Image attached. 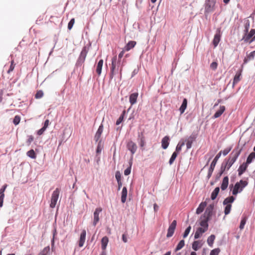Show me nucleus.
<instances>
[{"instance_id": "f257e3e1", "label": "nucleus", "mask_w": 255, "mask_h": 255, "mask_svg": "<svg viewBox=\"0 0 255 255\" xmlns=\"http://www.w3.org/2000/svg\"><path fill=\"white\" fill-rule=\"evenodd\" d=\"M123 63L124 61L122 62L121 60H117V56L113 57L112 60V71H120V80L122 79V69L124 66Z\"/></svg>"}, {"instance_id": "f03ea898", "label": "nucleus", "mask_w": 255, "mask_h": 255, "mask_svg": "<svg viewBox=\"0 0 255 255\" xmlns=\"http://www.w3.org/2000/svg\"><path fill=\"white\" fill-rule=\"evenodd\" d=\"M248 184V182L245 180H241L239 182H237L233 187L232 194L237 195L238 193H241Z\"/></svg>"}, {"instance_id": "7ed1b4c3", "label": "nucleus", "mask_w": 255, "mask_h": 255, "mask_svg": "<svg viewBox=\"0 0 255 255\" xmlns=\"http://www.w3.org/2000/svg\"><path fill=\"white\" fill-rule=\"evenodd\" d=\"M216 2L217 0H205L204 4L205 15H207L215 10Z\"/></svg>"}, {"instance_id": "20e7f679", "label": "nucleus", "mask_w": 255, "mask_h": 255, "mask_svg": "<svg viewBox=\"0 0 255 255\" xmlns=\"http://www.w3.org/2000/svg\"><path fill=\"white\" fill-rule=\"evenodd\" d=\"M236 198L233 196H229L225 198L223 202L224 205H226L224 210V213L226 215H228L231 210L232 203L234 202Z\"/></svg>"}, {"instance_id": "39448f33", "label": "nucleus", "mask_w": 255, "mask_h": 255, "mask_svg": "<svg viewBox=\"0 0 255 255\" xmlns=\"http://www.w3.org/2000/svg\"><path fill=\"white\" fill-rule=\"evenodd\" d=\"M88 52V48L86 46L83 47L80 53V54L77 60L75 65L76 68L81 67L82 65V64L84 63Z\"/></svg>"}, {"instance_id": "423d86ee", "label": "nucleus", "mask_w": 255, "mask_h": 255, "mask_svg": "<svg viewBox=\"0 0 255 255\" xmlns=\"http://www.w3.org/2000/svg\"><path fill=\"white\" fill-rule=\"evenodd\" d=\"M222 154V150L220 151L215 157L213 160L211 162L210 167L208 169V174L207 175V179L208 180L210 178L214 170L215 167L217 164V162Z\"/></svg>"}, {"instance_id": "0eeeda50", "label": "nucleus", "mask_w": 255, "mask_h": 255, "mask_svg": "<svg viewBox=\"0 0 255 255\" xmlns=\"http://www.w3.org/2000/svg\"><path fill=\"white\" fill-rule=\"evenodd\" d=\"M243 148H239V146H237L233 149L229 157L227 158L233 164H234L238 159V157L240 155Z\"/></svg>"}, {"instance_id": "6e6552de", "label": "nucleus", "mask_w": 255, "mask_h": 255, "mask_svg": "<svg viewBox=\"0 0 255 255\" xmlns=\"http://www.w3.org/2000/svg\"><path fill=\"white\" fill-rule=\"evenodd\" d=\"M242 40L250 43L253 42L255 40V29H252L249 33H245Z\"/></svg>"}, {"instance_id": "1a4fd4ad", "label": "nucleus", "mask_w": 255, "mask_h": 255, "mask_svg": "<svg viewBox=\"0 0 255 255\" xmlns=\"http://www.w3.org/2000/svg\"><path fill=\"white\" fill-rule=\"evenodd\" d=\"M59 193L60 190L59 188H56L53 191L51 199V203L50 204V208H54L55 207L56 204L59 198Z\"/></svg>"}, {"instance_id": "9d476101", "label": "nucleus", "mask_w": 255, "mask_h": 255, "mask_svg": "<svg viewBox=\"0 0 255 255\" xmlns=\"http://www.w3.org/2000/svg\"><path fill=\"white\" fill-rule=\"evenodd\" d=\"M200 219L201 220L199 223V225L203 227L202 228L208 230L209 227L208 222L210 220L211 218L208 217H202V215H201Z\"/></svg>"}, {"instance_id": "9b49d317", "label": "nucleus", "mask_w": 255, "mask_h": 255, "mask_svg": "<svg viewBox=\"0 0 255 255\" xmlns=\"http://www.w3.org/2000/svg\"><path fill=\"white\" fill-rule=\"evenodd\" d=\"M221 29L218 28L216 33L214 35V39L213 40V44L215 47H217L221 40Z\"/></svg>"}, {"instance_id": "f8f14e48", "label": "nucleus", "mask_w": 255, "mask_h": 255, "mask_svg": "<svg viewBox=\"0 0 255 255\" xmlns=\"http://www.w3.org/2000/svg\"><path fill=\"white\" fill-rule=\"evenodd\" d=\"M127 146L128 150L130 151L132 155H133L136 152L137 148L136 143L130 140L128 142Z\"/></svg>"}, {"instance_id": "ddd939ff", "label": "nucleus", "mask_w": 255, "mask_h": 255, "mask_svg": "<svg viewBox=\"0 0 255 255\" xmlns=\"http://www.w3.org/2000/svg\"><path fill=\"white\" fill-rule=\"evenodd\" d=\"M214 208V204H211L209 205L208 206L206 209V210L204 214L202 215V217H208L211 218L213 214Z\"/></svg>"}, {"instance_id": "4468645a", "label": "nucleus", "mask_w": 255, "mask_h": 255, "mask_svg": "<svg viewBox=\"0 0 255 255\" xmlns=\"http://www.w3.org/2000/svg\"><path fill=\"white\" fill-rule=\"evenodd\" d=\"M102 211V209L101 207L97 208L94 213V221L93 225L96 226L98 222L99 221V214Z\"/></svg>"}, {"instance_id": "2eb2a0df", "label": "nucleus", "mask_w": 255, "mask_h": 255, "mask_svg": "<svg viewBox=\"0 0 255 255\" xmlns=\"http://www.w3.org/2000/svg\"><path fill=\"white\" fill-rule=\"evenodd\" d=\"M255 56V51H253L250 53L249 54H248L247 53V56L244 58L243 63L242 65V67H243L244 65L246 64L247 63H248L250 60H252L254 59Z\"/></svg>"}, {"instance_id": "dca6fc26", "label": "nucleus", "mask_w": 255, "mask_h": 255, "mask_svg": "<svg viewBox=\"0 0 255 255\" xmlns=\"http://www.w3.org/2000/svg\"><path fill=\"white\" fill-rule=\"evenodd\" d=\"M104 127L102 124H101L94 136V140L96 142H98L99 141V139L101 137V134L103 131Z\"/></svg>"}, {"instance_id": "f3484780", "label": "nucleus", "mask_w": 255, "mask_h": 255, "mask_svg": "<svg viewBox=\"0 0 255 255\" xmlns=\"http://www.w3.org/2000/svg\"><path fill=\"white\" fill-rule=\"evenodd\" d=\"M248 165L249 164H248L246 162H244L243 164L240 165L238 169L239 176H241L246 171Z\"/></svg>"}, {"instance_id": "a211bd4d", "label": "nucleus", "mask_w": 255, "mask_h": 255, "mask_svg": "<svg viewBox=\"0 0 255 255\" xmlns=\"http://www.w3.org/2000/svg\"><path fill=\"white\" fill-rule=\"evenodd\" d=\"M86 236V230H83L80 235V240L79 241V246L80 247H82L83 246L84 244L85 241Z\"/></svg>"}, {"instance_id": "6ab92c4d", "label": "nucleus", "mask_w": 255, "mask_h": 255, "mask_svg": "<svg viewBox=\"0 0 255 255\" xmlns=\"http://www.w3.org/2000/svg\"><path fill=\"white\" fill-rule=\"evenodd\" d=\"M169 137L168 136H164L161 140V147L163 149L167 148L169 144Z\"/></svg>"}, {"instance_id": "aec40b11", "label": "nucleus", "mask_w": 255, "mask_h": 255, "mask_svg": "<svg viewBox=\"0 0 255 255\" xmlns=\"http://www.w3.org/2000/svg\"><path fill=\"white\" fill-rule=\"evenodd\" d=\"M207 230H205L202 227L198 228L194 235V239L195 240L199 239L202 236V234L206 232Z\"/></svg>"}, {"instance_id": "412c9836", "label": "nucleus", "mask_w": 255, "mask_h": 255, "mask_svg": "<svg viewBox=\"0 0 255 255\" xmlns=\"http://www.w3.org/2000/svg\"><path fill=\"white\" fill-rule=\"evenodd\" d=\"M138 96V93L137 92L131 94L129 95V101L131 105L135 104L136 103L137 98Z\"/></svg>"}, {"instance_id": "4be33fe9", "label": "nucleus", "mask_w": 255, "mask_h": 255, "mask_svg": "<svg viewBox=\"0 0 255 255\" xmlns=\"http://www.w3.org/2000/svg\"><path fill=\"white\" fill-rule=\"evenodd\" d=\"M225 107L224 106H220V109L218 110L213 116V119H216L220 117L225 111Z\"/></svg>"}, {"instance_id": "5701e85b", "label": "nucleus", "mask_w": 255, "mask_h": 255, "mask_svg": "<svg viewBox=\"0 0 255 255\" xmlns=\"http://www.w3.org/2000/svg\"><path fill=\"white\" fill-rule=\"evenodd\" d=\"M228 184H229V178L227 176H226L224 177L223 179L222 183L221 186V190L223 191L225 190L227 188V187L228 186Z\"/></svg>"}, {"instance_id": "b1692460", "label": "nucleus", "mask_w": 255, "mask_h": 255, "mask_svg": "<svg viewBox=\"0 0 255 255\" xmlns=\"http://www.w3.org/2000/svg\"><path fill=\"white\" fill-rule=\"evenodd\" d=\"M207 206L206 202H202L196 209V213L200 214L204 211L205 207Z\"/></svg>"}, {"instance_id": "393cba45", "label": "nucleus", "mask_w": 255, "mask_h": 255, "mask_svg": "<svg viewBox=\"0 0 255 255\" xmlns=\"http://www.w3.org/2000/svg\"><path fill=\"white\" fill-rule=\"evenodd\" d=\"M136 45V42L134 41H129L126 45L124 47V49L126 51L130 50L131 49L133 48Z\"/></svg>"}, {"instance_id": "a878e982", "label": "nucleus", "mask_w": 255, "mask_h": 255, "mask_svg": "<svg viewBox=\"0 0 255 255\" xmlns=\"http://www.w3.org/2000/svg\"><path fill=\"white\" fill-rule=\"evenodd\" d=\"M242 70H241L240 71H238L236 73V74L235 75L234 78V80H233V87H234L236 84H237L240 80V77L241 76V75H242Z\"/></svg>"}, {"instance_id": "bb28decb", "label": "nucleus", "mask_w": 255, "mask_h": 255, "mask_svg": "<svg viewBox=\"0 0 255 255\" xmlns=\"http://www.w3.org/2000/svg\"><path fill=\"white\" fill-rule=\"evenodd\" d=\"M109 242V239L107 236L104 237L101 240V248L103 251H105Z\"/></svg>"}, {"instance_id": "cd10ccee", "label": "nucleus", "mask_w": 255, "mask_h": 255, "mask_svg": "<svg viewBox=\"0 0 255 255\" xmlns=\"http://www.w3.org/2000/svg\"><path fill=\"white\" fill-rule=\"evenodd\" d=\"M127 193H128V191H127V187H124L122 189V196H121V202L123 203H125V202L126 201Z\"/></svg>"}, {"instance_id": "c85d7f7f", "label": "nucleus", "mask_w": 255, "mask_h": 255, "mask_svg": "<svg viewBox=\"0 0 255 255\" xmlns=\"http://www.w3.org/2000/svg\"><path fill=\"white\" fill-rule=\"evenodd\" d=\"M202 244L200 241H195L192 243V248L195 251H197L200 249Z\"/></svg>"}, {"instance_id": "c756f323", "label": "nucleus", "mask_w": 255, "mask_h": 255, "mask_svg": "<svg viewBox=\"0 0 255 255\" xmlns=\"http://www.w3.org/2000/svg\"><path fill=\"white\" fill-rule=\"evenodd\" d=\"M103 65V60L101 59L98 62L96 67V72L100 76L101 74L102 67Z\"/></svg>"}, {"instance_id": "7c9ffc66", "label": "nucleus", "mask_w": 255, "mask_h": 255, "mask_svg": "<svg viewBox=\"0 0 255 255\" xmlns=\"http://www.w3.org/2000/svg\"><path fill=\"white\" fill-rule=\"evenodd\" d=\"M187 106V100L185 98H184L183 100L182 103L179 108V111L180 113V114H182L185 109H186Z\"/></svg>"}, {"instance_id": "2f4dec72", "label": "nucleus", "mask_w": 255, "mask_h": 255, "mask_svg": "<svg viewBox=\"0 0 255 255\" xmlns=\"http://www.w3.org/2000/svg\"><path fill=\"white\" fill-rule=\"evenodd\" d=\"M220 191V188L219 187H216L211 193V199L214 200L217 197Z\"/></svg>"}, {"instance_id": "473e14b6", "label": "nucleus", "mask_w": 255, "mask_h": 255, "mask_svg": "<svg viewBox=\"0 0 255 255\" xmlns=\"http://www.w3.org/2000/svg\"><path fill=\"white\" fill-rule=\"evenodd\" d=\"M255 159V152H252L248 156L247 160L245 162H246L249 165L253 162V160Z\"/></svg>"}, {"instance_id": "72a5a7b5", "label": "nucleus", "mask_w": 255, "mask_h": 255, "mask_svg": "<svg viewBox=\"0 0 255 255\" xmlns=\"http://www.w3.org/2000/svg\"><path fill=\"white\" fill-rule=\"evenodd\" d=\"M247 220L248 217L246 215H243L242 217L240 225L239 226L240 230H243L244 228L245 225L247 222Z\"/></svg>"}, {"instance_id": "f704fd0d", "label": "nucleus", "mask_w": 255, "mask_h": 255, "mask_svg": "<svg viewBox=\"0 0 255 255\" xmlns=\"http://www.w3.org/2000/svg\"><path fill=\"white\" fill-rule=\"evenodd\" d=\"M215 239V236L214 235H210L207 239V243L209 246L212 247L213 245Z\"/></svg>"}, {"instance_id": "c9c22d12", "label": "nucleus", "mask_w": 255, "mask_h": 255, "mask_svg": "<svg viewBox=\"0 0 255 255\" xmlns=\"http://www.w3.org/2000/svg\"><path fill=\"white\" fill-rule=\"evenodd\" d=\"M132 158H131L128 162L129 166L126 169H125L124 171V174L126 176L128 175L129 174H130V173L131 172V166H132Z\"/></svg>"}, {"instance_id": "e433bc0d", "label": "nucleus", "mask_w": 255, "mask_h": 255, "mask_svg": "<svg viewBox=\"0 0 255 255\" xmlns=\"http://www.w3.org/2000/svg\"><path fill=\"white\" fill-rule=\"evenodd\" d=\"M244 32L245 33H248L250 26V22L249 20L248 19H245L244 22Z\"/></svg>"}, {"instance_id": "4c0bfd02", "label": "nucleus", "mask_w": 255, "mask_h": 255, "mask_svg": "<svg viewBox=\"0 0 255 255\" xmlns=\"http://www.w3.org/2000/svg\"><path fill=\"white\" fill-rule=\"evenodd\" d=\"M26 155L32 159H35L36 158V153L33 149H30L28 151Z\"/></svg>"}, {"instance_id": "58836bf2", "label": "nucleus", "mask_w": 255, "mask_h": 255, "mask_svg": "<svg viewBox=\"0 0 255 255\" xmlns=\"http://www.w3.org/2000/svg\"><path fill=\"white\" fill-rule=\"evenodd\" d=\"M175 229V228L169 226L167 230L166 237L168 238L171 237L174 234Z\"/></svg>"}, {"instance_id": "ea45409f", "label": "nucleus", "mask_w": 255, "mask_h": 255, "mask_svg": "<svg viewBox=\"0 0 255 255\" xmlns=\"http://www.w3.org/2000/svg\"><path fill=\"white\" fill-rule=\"evenodd\" d=\"M184 245H185L184 241L183 240H181L179 242L178 245H177V246H176V247L175 248V251L177 252V251H179L180 250H181L184 246Z\"/></svg>"}, {"instance_id": "a19ab883", "label": "nucleus", "mask_w": 255, "mask_h": 255, "mask_svg": "<svg viewBox=\"0 0 255 255\" xmlns=\"http://www.w3.org/2000/svg\"><path fill=\"white\" fill-rule=\"evenodd\" d=\"M184 142H182V143L179 142L175 149V151L174 152L175 153H176L177 154H178V153L181 150L182 147L184 145Z\"/></svg>"}, {"instance_id": "79ce46f5", "label": "nucleus", "mask_w": 255, "mask_h": 255, "mask_svg": "<svg viewBox=\"0 0 255 255\" xmlns=\"http://www.w3.org/2000/svg\"><path fill=\"white\" fill-rule=\"evenodd\" d=\"M125 114H126V111L124 110L123 111L122 114L121 115V116H120L119 119L117 120V121H116L117 125H120L123 122Z\"/></svg>"}, {"instance_id": "37998d69", "label": "nucleus", "mask_w": 255, "mask_h": 255, "mask_svg": "<svg viewBox=\"0 0 255 255\" xmlns=\"http://www.w3.org/2000/svg\"><path fill=\"white\" fill-rule=\"evenodd\" d=\"M177 155L178 154H177L176 153L173 152L169 160V165H171L173 163L174 160L177 156Z\"/></svg>"}, {"instance_id": "c03bdc74", "label": "nucleus", "mask_w": 255, "mask_h": 255, "mask_svg": "<svg viewBox=\"0 0 255 255\" xmlns=\"http://www.w3.org/2000/svg\"><path fill=\"white\" fill-rule=\"evenodd\" d=\"M117 74H120V71H117V70L112 71V67L111 69V72L110 73V81H111L112 80V79L113 78L114 75ZM119 77H120V76H119Z\"/></svg>"}, {"instance_id": "a18cd8bd", "label": "nucleus", "mask_w": 255, "mask_h": 255, "mask_svg": "<svg viewBox=\"0 0 255 255\" xmlns=\"http://www.w3.org/2000/svg\"><path fill=\"white\" fill-rule=\"evenodd\" d=\"M224 161L226 164L227 170H229V169L231 167L233 164L227 158H225L224 160Z\"/></svg>"}, {"instance_id": "49530a36", "label": "nucleus", "mask_w": 255, "mask_h": 255, "mask_svg": "<svg viewBox=\"0 0 255 255\" xmlns=\"http://www.w3.org/2000/svg\"><path fill=\"white\" fill-rule=\"evenodd\" d=\"M101 142H102V140H100L98 141V145H97V149H96V152H97V153H100L101 152V151H102L103 147L101 145Z\"/></svg>"}, {"instance_id": "de8ad7c7", "label": "nucleus", "mask_w": 255, "mask_h": 255, "mask_svg": "<svg viewBox=\"0 0 255 255\" xmlns=\"http://www.w3.org/2000/svg\"><path fill=\"white\" fill-rule=\"evenodd\" d=\"M191 229V227L190 226H189L186 229L183 235V238H186L188 236L190 232Z\"/></svg>"}, {"instance_id": "09e8293b", "label": "nucleus", "mask_w": 255, "mask_h": 255, "mask_svg": "<svg viewBox=\"0 0 255 255\" xmlns=\"http://www.w3.org/2000/svg\"><path fill=\"white\" fill-rule=\"evenodd\" d=\"M49 251V247H45L43 250L40 252L38 255H47V253Z\"/></svg>"}, {"instance_id": "8fccbe9b", "label": "nucleus", "mask_w": 255, "mask_h": 255, "mask_svg": "<svg viewBox=\"0 0 255 255\" xmlns=\"http://www.w3.org/2000/svg\"><path fill=\"white\" fill-rule=\"evenodd\" d=\"M20 121V117L19 116H15L13 120V123L14 125H17L19 124Z\"/></svg>"}, {"instance_id": "3c124183", "label": "nucleus", "mask_w": 255, "mask_h": 255, "mask_svg": "<svg viewBox=\"0 0 255 255\" xmlns=\"http://www.w3.org/2000/svg\"><path fill=\"white\" fill-rule=\"evenodd\" d=\"M43 96V92L41 90L38 91L35 95V98L40 99Z\"/></svg>"}, {"instance_id": "603ef678", "label": "nucleus", "mask_w": 255, "mask_h": 255, "mask_svg": "<svg viewBox=\"0 0 255 255\" xmlns=\"http://www.w3.org/2000/svg\"><path fill=\"white\" fill-rule=\"evenodd\" d=\"M232 146L228 148H226L224 150L222 151V153L223 154L224 156H226L230 152V151L232 150Z\"/></svg>"}, {"instance_id": "864d4df0", "label": "nucleus", "mask_w": 255, "mask_h": 255, "mask_svg": "<svg viewBox=\"0 0 255 255\" xmlns=\"http://www.w3.org/2000/svg\"><path fill=\"white\" fill-rule=\"evenodd\" d=\"M74 23H75V19L74 18H73L68 22V29L69 30H71L72 28Z\"/></svg>"}, {"instance_id": "5fc2aeb1", "label": "nucleus", "mask_w": 255, "mask_h": 255, "mask_svg": "<svg viewBox=\"0 0 255 255\" xmlns=\"http://www.w3.org/2000/svg\"><path fill=\"white\" fill-rule=\"evenodd\" d=\"M220 252L219 248H216L212 250L210 252V255H218Z\"/></svg>"}, {"instance_id": "6e6d98bb", "label": "nucleus", "mask_w": 255, "mask_h": 255, "mask_svg": "<svg viewBox=\"0 0 255 255\" xmlns=\"http://www.w3.org/2000/svg\"><path fill=\"white\" fill-rule=\"evenodd\" d=\"M197 137V135L195 133H192V134L188 137L187 140L190 142H193L195 140Z\"/></svg>"}, {"instance_id": "4d7b16f0", "label": "nucleus", "mask_w": 255, "mask_h": 255, "mask_svg": "<svg viewBox=\"0 0 255 255\" xmlns=\"http://www.w3.org/2000/svg\"><path fill=\"white\" fill-rule=\"evenodd\" d=\"M115 178L117 181H121V173L120 171L116 172Z\"/></svg>"}, {"instance_id": "13d9d810", "label": "nucleus", "mask_w": 255, "mask_h": 255, "mask_svg": "<svg viewBox=\"0 0 255 255\" xmlns=\"http://www.w3.org/2000/svg\"><path fill=\"white\" fill-rule=\"evenodd\" d=\"M226 170H227V167L226 166V164L223 161V162L221 164V168H220V171H221V172H225Z\"/></svg>"}, {"instance_id": "bf43d9fd", "label": "nucleus", "mask_w": 255, "mask_h": 255, "mask_svg": "<svg viewBox=\"0 0 255 255\" xmlns=\"http://www.w3.org/2000/svg\"><path fill=\"white\" fill-rule=\"evenodd\" d=\"M139 144L141 147H143L144 146V145L145 144L144 137L142 136V137L140 138V140H139Z\"/></svg>"}, {"instance_id": "052dcab7", "label": "nucleus", "mask_w": 255, "mask_h": 255, "mask_svg": "<svg viewBox=\"0 0 255 255\" xmlns=\"http://www.w3.org/2000/svg\"><path fill=\"white\" fill-rule=\"evenodd\" d=\"M211 69H212L213 70H216L218 67V63L216 62H213L210 66Z\"/></svg>"}, {"instance_id": "680f3d73", "label": "nucleus", "mask_w": 255, "mask_h": 255, "mask_svg": "<svg viewBox=\"0 0 255 255\" xmlns=\"http://www.w3.org/2000/svg\"><path fill=\"white\" fill-rule=\"evenodd\" d=\"M14 66H15V64H14V61L13 60H12L11 61L10 67H9L8 70L7 71V73H9L10 72L12 71L14 68Z\"/></svg>"}, {"instance_id": "e2e57ef3", "label": "nucleus", "mask_w": 255, "mask_h": 255, "mask_svg": "<svg viewBox=\"0 0 255 255\" xmlns=\"http://www.w3.org/2000/svg\"><path fill=\"white\" fill-rule=\"evenodd\" d=\"M7 187V184H4L2 186V187L0 189V195H4V192L5 191Z\"/></svg>"}, {"instance_id": "0e129e2a", "label": "nucleus", "mask_w": 255, "mask_h": 255, "mask_svg": "<svg viewBox=\"0 0 255 255\" xmlns=\"http://www.w3.org/2000/svg\"><path fill=\"white\" fill-rule=\"evenodd\" d=\"M46 129V128H45V127H42V128H41L40 129H39L37 131V134L39 135L42 134L43 133V132L45 131Z\"/></svg>"}, {"instance_id": "69168bd1", "label": "nucleus", "mask_w": 255, "mask_h": 255, "mask_svg": "<svg viewBox=\"0 0 255 255\" xmlns=\"http://www.w3.org/2000/svg\"><path fill=\"white\" fill-rule=\"evenodd\" d=\"M125 51H126L125 50L124 48H123V50L119 53L118 55V60H121V59L123 57Z\"/></svg>"}, {"instance_id": "338daca9", "label": "nucleus", "mask_w": 255, "mask_h": 255, "mask_svg": "<svg viewBox=\"0 0 255 255\" xmlns=\"http://www.w3.org/2000/svg\"><path fill=\"white\" fill-rule=\"evenodd\" d=\"M224 173V172H221V171L220 170L219 172L216 176V181H218L222 175Z\"/></svg>"}, {"instance_id": "774afa93", "label": "nucleus", "mask_w": 255, "mask_h": 255, "mask_svg": "<svg viewBox=\"0 0 255 255\" xmlns=\"http://www.w3.org/2000/svg\"><path fill=\"white\" fill-rule=\"evenodd\" d=\"M176 225H177L176 221V220H173L172 221V222L171 223V224L169 225V226L175 229L176 227Z\"/></svg>"}]
</instances>
